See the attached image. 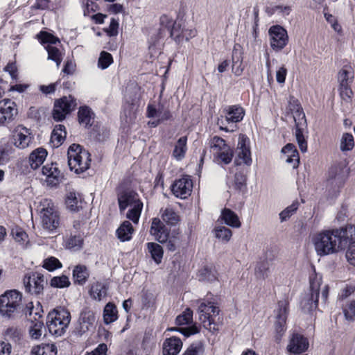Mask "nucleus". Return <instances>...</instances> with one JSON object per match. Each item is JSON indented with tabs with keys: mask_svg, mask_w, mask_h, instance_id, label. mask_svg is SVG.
Returning <instances> with one entry per match:
<instances>
[{
	"mask_svg": "<svg viewBox=\"0 0 355 355\" xmlns=\"http://www.w3.org/2000/svg\"><path fill=\"white\" fill-rule=\"evenodd\" d=\"M160 212L163 223H165L168 226H175L180 220V216L173 208L166 207L164 209H162Z\"/></svg>",
	"mask_w": 355,
	"mask_h": 355,
	"instance_id": "obj_38",
	"label": "nucleus"
},
{
	"mask_svg": "<svg viewBox=\"0 0 355 355\" xmlns=\"http://www.w3.org/2000/svg\"><path fill=\"white\" fill-rule=\"evenodd\" d=\"M238 148L239 151L234 160L236 166H240L243 163L247 166H250L252 164V157L250 148L249 146V141L247 137L241 135L239 137Z\"/></svg>",
	"mask_w": 355,
	"mask_h": 355,
	"instance_id": "obj_17",
	"label": "nucleus"
},
{
	"mask_svg": "<svg viewBox=\"0 0 355 355\" xmlns=\"http://www.w3.org/2000/svg\"><path fill=\"white\" fill-rule=\"evenodd\" d=\"M47 150L44 148H37L29 155L28 162L33 169H37L44 162L47 156Z\"/></svg>",
	"mask_w": 355,
	"mask_h": 355,
	"instance_id": "obj_33",
	"label": "nucleus"
},
{
	"mask_svg": "<svg viewBox=\"0 0 355 355\" xmlns=\"http://www.w3.org/2000/svg\"><path fill=\"white\" fill-rule=\"evenodd\" d=\"M135 232L134 227L129 220H124L116 230L117 238L121 241H129Z\"/></svg>",
	"mask_w": 355,
	"mask_h": 355,
	"instance_id": "obj_32",
	"label": "nucleus"
},
{
	"mask_svg": "<svg viewBox=\"0 0 355 355\" xmlns=\"http://www.w3.org/2000/svg\"><path fill=\"white\" fill-rule=\"evenodd\" d=\"M193 322V311L191 309L187 308L182 314L177 316L175 324L181 326L188 324Z\"/></svg>",
	"mask_w": 355,
	"mask_h": 355,
	"instance_id": "obj_62",
	"label": "nucleus"
},
{
	"mask_svg": "<svg viewBox=\"0 0 355 355\" xmlns=\"http://www.w3.org/2000/svg\"><path fill=\"white\" fill-rule=\"evenodd\" d=\"M349 175V171L341 164L331 166L328 171V180H334L338 187H342Z\"/></svg>",
	"mask_w": 355,
	"mask_h": 355,
	"instance_id": "obj_23",
	"label": "nucleus"
},
{
	"mask_svg": "<svg viewBox=\"0 0 355 355\" xmlns=\"http://www.w3.org/2000/svg\"><path fill=\"white\" fill-rule=\"evenodd\" d=\"M269 263L266 259L257 263L255 268V274L258 278L265 279L268 276Z\"/></svg>",
	"mask_w": 355,
	"mask_h": 355,
	"instance_id": "obj_53",
	"label": "nucleus"
},
{
	"mask_svg": "<svg viewBox=\"0 0 355 355\" xmlns=\"http://www.w3.org/2000/svg\"><path fill=\"white\" fill-rule=\"evenodd\" d=\"M76 107V99L73 96H62L54 101L52 117L55 121H62Z\"/></svg>",
	"mask_w": 355,
	"mask_h": 355,
	"instance_id": "obj_8",
	"label": "nucleus"
},
{
	"mask_svg": "<svg viewBox=\"0 0 355 355\" xmlns=\"http://www.w3.org/2000/svg\"><path fill=\"white\" fill-rule=\"evenodd\" d=\"M57 352L54 344H42L34 347L31 355H57Z\"/></svg>",
	"mask_w": 355,
	"mask_h": 355,
	"instance_id": "obj_43",
	"label": "nucleus"
},
{
	"mask_svg": "<svg viewBox=\"0 0 355 355\" xmlns=\"http://www.w3.org/2000/svg\"><path fill=\"white\" fill-rule=\"evenodd\" d=\"M270 44L275 51H282L288 43L287 31L279 25L272 26L268 31Z\"/></svg>",
	"mask_w": 355,
	"mask_h": 355,
	"instance_id": "obj_12",
	"label": "nucleus"
},
{
	"mask_svg": "<svg viewBox=\"0 0 355 355\" xmlns=\"http://www.w3.org/2000/svg\"><path fill=\"white\" fill-rule=\"evenodd\" d=\"M92 155L82 146L71 144L67 150L68 165L71 171L81 174L87 171L91 166Z\"/></svg>",
	"mask_w": 355,
	"mask_h": 355,
	"instance_id": "obj_4",
	"label": "nucleus"
},
{
	"mask_svg": "<svg viewBox=\"0 0 355 355\" xmlns=\"http://www.w3.org/2000/svg\"><path fill=\"white\" fill-rule=\"evenodd\" d=\"M33 137L31 130L22 125H19L14 135L15 145L16 147L24 149L27 148L31 143Z\"/></svg>",
	"mask_w": 355,
	"mask_h": 355,
	"instance_id": "obj_21",
	"label": "nucleus"
},
{
	"mask_svg": "<svg viewBox=\"0 0 355 355\" xmlns=\"http://www.w3.org/2000/svg\"><path fill=\"white\" fill-rule=\"evenodd\" d=\"M205 351L203 343L196 341L192 343L182 355H202Z\"/></svg>",
	"mask_w": 355,
	"mask_h": 355,
	"instance_id": "obj_49",
	"label": "nucleus"
},
{
	"mask_svg": "<svg viewBox=\"0 0 355 355\" xmlns=\"http://www.w3.org/2000/svg\"><path fill=\"white\" fill-rule=\"evenodd\" d=\"M284 159L288 164L292 165L293 168H297L300 164V155L295 146L293 144H287L282 149Z\"/></svg>",
	"mask_w": 355,
	"mask_h": 355,
	"instance_id": "obj_27",
	"label": "nucleus"
},
{
	"mask_svg": "<svg viewBox=\"0 0 355 355\" xmlns=\"http://www.w3.org/2000/svg\"><path fill=\"white\" fill-rule=\"evenodd\" d=\"M182 341L176 336L166 338L163 343V355H177L182 347Z\"/></svg>",
	"mask_w": 355,
	"mask_h": 355,
	"instance_id": "obj_26",
	"label": "nucleus"
},
{
	"mask_svg": "<svg viewBox=\"0 0 355 355\" xmlns=\"http://www.w3.org/2000/svg\"><path fill=\"white\" fill-rule=\"evenodd\" d=\"M44 277L39 272H33L24 278L25 291L31 295L40 296L43 295Z\"/></svg>",
	"mask_w": 355,
	"mask_h": 355,
	"instance_id": "obj_14",
	"label": "nucleus"
},
{
	"mask_svg": "<svg viewBox=\"0 0 355 355\" xmlns=\"http://www.w3.org/2000/svg\"><path fill=\"white\" fill-rule=\"evenodd\" d=\"M31 325L29 329V334L33 339H39L42 336V329L44 327L43 320H35L30 318Z\"/></svg>",
	"mask_w": 355,
	"mask_h": 355,
	"instance_id": "obj_47",
	"label": "nucleus"
},
{
	"mask_svg": "<svg viewBox=\"0 0 355 355\" xmlns=\"http://www.w3.org/2000/svg\"><path fill=\"white\" fill-rule=\"evenodd\" d=\"M118 319V311L116 305L112 302L107 303L103 310V320L109 324Z\"/></svg>",
	"mask_w": 355,
	"mask_h": 355,
	"instance_id": "obj_42",
	"label": "nucleus"
},
{
	"mask_svg": "<svg viewBox=\"0 0 355 355\" xmlns=\"http://www.w3.org/2000/svg\"><path fill=\"white\" fill-rule=\"evenodd\" d=\"M66 248L74 250H78L82 248L84 239L80 234L78 235H71L65 241Z\"/></svg>",
	"mask_w": 355,
	"mask_h": 355,
	"instance_id": "obj_45",
	"label": "nucleus"
},
{
	"mask_svg": "<svg viewBox=\"0 0 355 355\" xmlns=\"http://www.w3.org/2000/svg\"><path fill=\"white\" fill-rule=\"evenodd\" d=\"M114 62L113 57L111 53L103 51L100 53L98 60V67L101 69H105Z\"/></svg>",
	"mask_w": 355,
	"mask_h": 355,
	"instance_id": "obj_59",
	"label": "nucleus"
},
{
	"mask_svg": "<svg viewBox=\"0 0 355 355\" xmlns=\"http://www.w3.org/2000/svg\"><path fill=\"white\" fill-rule=\"evenodd\" d=\"M289 109L292 112H294L295 114L299 118L302 116V119H305V114L303 111V108L300 103V101L295 98L294 97H291L288 102Z\"/></svg>",
	"mask_w": 355,
	"mask_h": 355,
	"instance_id": "obj_63",
	"label": "nucleus"
},
{
	"mask_svg": "<svg viewBox=\"0 0 355 355\" xmlns=\"http://www.w3.org/2000/svg\"><path fill=\"white\" fill-rule=\"evenodd\" d=\"M170 232V229L166 227L160 218L157 217L152 218L150 234L154 236L156 241L164 243L168 239V234Z\"/></svg>",
	"mask_w": 355,
	"mask_h": 355,
	"instance_id": "obj_20",
	"label": "nucleus"
},
{
	"mask_svg": "<svg viewBox=\"0 0 355 355\" xmlns=\"http://www.w3.org/2000/svg\"><path fill=\"white\" fill-rule=\"evenodd\" d=\"M352 235H355V225H347L317 232L313 236L312 242L317 254L323 257L345 250L348 236Z\"/></svg>",
	"mask_w": 355,
	"mask_h": 355,
	"instance_id": "obj_1",
	"label": "nucleus"
},
{
	"mask_svg": "<svg viewBox=\"0 0 355 355\" xmlns=\"http://www.w3.org/2000/svg\"><path fill=\"white\" fill-rule=\"evenodd\" d=\"M42 219L44 227L51 231L55 230L60 224L59 214L53 207L43 209Z\"/></svg>",
	"mask_w": 355,
	"mask_h": 355,
	"instance_id": "obj_22",
	"label": "nucleus"
},
{
	"mask_svg": "<svg viewBox=\"0 0 355 355\" xmlns=\"http://www.w3.org/2000/svg\"><path fill=\"white\" fill-rule=\"evenodd\" d=\"M24 313L26 315H29L30 318H32L33 320H43V307L40 302H37L35 306L33 305V302L28 303Z\"/></svg>",
	"mask_w": 355,
	"mask_h": 355,
	"instance_id": "obj_41",
	"label": "nucleus"
},
{
	"mask_svg": "<svg viewBox=\"0 0 355 355\" xmlns=\"http://www.w3.org/2000/svg\"><path fill=\"white\" fill-rule=\"evenodd\" d=\"M225 119H218V125H219L220 130L226 132L234 131L235 125L232 127L233 124H236L241 122L245 116V111L240 105H228L223 110Z\"/></svg>",
	"mask_w": 355,
	"mask_h": 355,
	"instance_id": "obj_7",
	"label": "nucleus"
},
{
	"mask_svg": "<svg viewBox=\"0 0 355 355\" xmlns=\"http://www.w3.org/2000/svg\"><path fill=\"white\" fill-rule=\"evenodd\" d=\"M199 318L206 329H211V325L215 324V317L220 312L219 307L214 301L199 300H198Z\"/></svg>",
	"mask_w": 355,
	"mask_h": 355,
	"instance_id": "obj_9",
	"label": "nucleus"
},
{
	"mask_svg": "<svg viewBox=\"0 0 355 355\" xmlns=\"http://www.w3.org/2000/svg\"><path fill=\"white\" fill-rule=\"evenodd\" d=\"M210 148L214 162L219 165H227L232 161L234 148L219 136H214L210 140Z\"/></svg>",
	"mask_w": 355,
	"mask_h": 355,
	"instance_id": "obj_6",
	"label": "nucleus"
},
{
	"mask_svg": "<svg viewBox=\"0 0 355 355\" xmlns=\"http://www.w3.org/2000/svg\"><path fill=\"white\" fill-rule=\"evenodd\" d=\"M199 279L208 282L218 280V272L214 266H205L198 270Z\"/></svg>",
	"mask_w": 355,
	"mask_h": 355,
	"instance_id": "obj_37",
	"label": "nucleus"
},
{
	"mask_svg": "<svg viewBox=\"0 0 355 355\" xmlns=\"http://www.w3.org/2000/svg\"><path fill=\"white\" fill-rule=\"evenodd\" d=\"M275 340L279 343L281 341L283 335L286 331V321L289 313V302L288 298L279 300L277 309L275 311Z\"/></svg>",
	"mask_w": 355,
	"mask_h": 355,
	"instance_id": "obj_10",
	"label": "nucleus"
},
{
	"mask_svg": "<svg viewBox=\"0 0 355 355\" xmlns=\"http://www.w3.org/2000/svg\"><path fill=\"white\" fill-rule=\"evenodd\" d=\"M319 293L307 294L301 301V307L305 312L311 313L318 307Z\"/></svg>",
	"mask_w": 355,
	"mask_h": 355,
	"instance_id": "obj_34",
	"label": "nucleus"
},
{
	"mask_svg": "<svg viewBox=\"0 0 355 355\" xmlns=\"http://www.w3.org/2000/svg\"><path fill=\"white\" fill-rule=\"evenodd\" d=\"M146 254L157 264H160L164 257V249L162 245L155 242H148L146 243Z\"/></svg>",
	"mask_w": 355,
	"mask_h": 355,
	"instance_id": "obj_29",
	"label": "nucleus"
},
{
	"mask_svg": "<svg viewBox=\"0 0 355 355\" xmlns=\"http://www.w3.org/2000/svg\"><path fill=\"white\" fill-rule=\"evenodd\" d=\"M42 175L46 176V182L49 186H58L62 178L63 174L58 167L57 163L46 164L42 168Z\"/></svg>",
	"mask_w": 355,
	"mask_h": 355,
	"instance_id": "obj_18",
	"label": "nucleus"
},
{
	"mask_svg": "<svg viewBox=\"0 0 355 355\" xmlns=\"http://www.w3.org/2000/svg\"><path fill=\"white\" fill-rule=\"evenodd\" d=\"M67 137L66 128L64 125L58 124L56 125L51 133V141L53 146L57 147L60 146L63 144Z\"/></svg>",
	"mask_w": 355,
	"mask_h": 355,
	"instance_id": "obj_40",
	"label": "nucleus"
},
{
	"mask_svg": "<svg viewBox=\"0 0 355 355\" xmlns=\"http://www.w3.org/2000/svg\"><path fill=\"white\" fill-rule=\"evenodd\" d=\"M48 53V59L54 61L57 65H60L62 60L60 51L55 46L47 45L45 47Z\"/></svg>",
	"mask_w": 355,
	"mask_h": 355,
	"instance_id": "obj_54",
	"label": "nucleus"
},
{
	"mask_svg": "<svg viewBox=\"0 0 355 355\" xmlns=\"http://www.w3.org/2000/svg\"><path fill=\"white\" fill-rule=\"evenodd\" d=\"M107 284L96 282L91 285L89 293L92 299L101 301L103 297L107 296Z\"/></svg>",
	"mask_w": 355,
	"mask_h": 355,
	"instance_id": "obj_35",
	"label": "nucleus"
},
{
	"mask_svg": "<svg viewBox=\"0 0 355 355\" xmlns=\"http://www.w3.org/2000/svg\"><path fill=\"white\" fill-rule=\"evenodd\" d=\"M159 27L156 36V40L164 37L166 33L173 40L176 33L180 32L181 30V24L177 23L172 17L166 14H163L159 17Z\"/></svg>",
	"mask_w": 355,
	"mask_h": 355,
	"instance_id": "obj_13",
	"label": "nucleus"
},
{
	"mask_svg": "<svg viewBox=\"0 0 355 355\" xmlns=\"http://www.w3.org/2000/svg\"><path fill=\"white\" fill-rule=\"evenodd\" d=\"M94 313L88 308L84 309L79 317V327H77L78 331L83 334L89 330L92 327L95 322Z\"/></svg>",
	"mask_w": 355,
	"mask_h": 355,
	"instance_id": "obj_25",
	"label": "nucleus"
},
{
	"mask_svg": "<svg viewBox=\"0 0 355 355\" xmlns=\"http://www.w3.org/2000/svg\"><path fill=\"white\" fill-rule=\"evenodd\" d=\"M11 234L15 241L25 244L28 241V236L27 233L20 227L16 226L11 230Z\"/></svg>",
	"mask_w": 355,
	"mask_h": 355,
	"instance_id": "obj_56",
	"label": "nucleus"
},
{
	"mask_svg": "<svg viewBox=\"0 0 355 355\" xmlns=\"http://www.w3.org/2000/svg\"><path fill=\"white\" fill-rule=\"evenodd\" d=\"M22 294L17 290H9L0 295V314L3 317L14 318L19 312Z\"/></svg>",
	"mask_w": 355,
	"mask_h": 355,
	"instance_id": "obj_5",
	"label": "nucleus"
},
{
	"mask_svg": "<svg viewBox=\"0 0 355 355\" xmlns=\"http://www.w3.org/2000/svg\"><path fill=\"white\" fill-rule=\"evenodd\" d=\"M243 48L239 44L235 43L232 52V72L236 76L242 75L245 65L243 64Z\"/></svg>",
	"mask_w": 355,
	"mask_h": 355,
	"instance_id": "obj_19",
	"label": "nucleus"
},
{
	"mask_svg": "<svg viewBox=\"0 0 355 355\" xmlns=\"http://www.w3.org/2000/svg\"><path fill=\"white\" fill-rule=\"evenodd\" d=\"M18 113L15 102L9 98L0 101V126L12 122Z\"/></svg>",
	"mask_w": 355,
	"mask_h": 355,
	"instance_id": "obj_15",
	"label": "nucleus"
},
{
	"mask_svg": "<svg viewBox=\"0 0 355 355\" xmlns=\"http://www.w3.org/2000/svg\"><path fill=\"white\" fill-rule=\"evenodd\" d=\"M116 196L120 212L130 207L126 213V218L133 223L138 224L144 207L138 193L131 188L119 186L116 189Z\"/></svg>",
	"mask_w": 355,
	"mask_h": 355,
	"instance_id": "obj_2",
	"label": "nucleus"
},
{
	"mask_svg": "<svg viewBox=\"0 0 355 355\" xmlns=\"http://www.w3.org/2000/svg\"><path fill=\"white\" fill-rule=\"evenodd\" d=\"M309 347V339L303 334L295 331L289 337L286 352L289 355H302L308 351Z\"/></svg>",
	"mask_w": 355,
	"mask_h": 355,
	"instance_id": "obj_11",
	"label": "nucleus"
},
{
	"mask_svg": "<svg viewBox=\"0 0 355 355\" xmlns=\"http://www.w3.org/2000/svg\"><path fill=\"white\" fill-rule=\"evenodd\" d=\"M295 137L301 151L306 152L308 148L307 141L304 136L303 128L297 123H295Z\"/></svg>",
	"mask_w": 355,
	"mask_h": 355,
	"instance_id": "obj_52",
	"label": "nucleus"
},
{
	"mask_svg": "<svg viewBox=\"0 0 355 355\" xmlns=\"http://www.w3.org/2000/svg\"><path fill=\"white\" fill-rule=\"evenodd\" d=\"M187 137L183 136L178 139L174 145L172 152V157L178 160L181 161L185 157L187 151Z\"/></svg>",
	"mask_w": 355,
	"mask_h": 355,
	"instance_id": "obj_36",
	"label": "nucleus"
},
{
	"mask_svg": "<svg viewBox=\"0 0 355 355\" xmlns=\"http://www.w3.org/2000/svg\"><path fill=\"white\" fill-rule=\"evenodd\" d=\"M37 38L42 44H56L58 42H60L58 37L46 31H40L37 35Z\"/></svg>",
	"mask_w": 355,
	"mask_h": 355,
	"instance_id": "obj_61",
	"label": "nucleus"
},
{
	"mask_svg": "<svg viewBox=\"0 0 355 355\" xmlns=\"http://www.w3.org/2000/svg\"><path fill=\"white\" fill-rule=\"evenodd\" d=\"M180 238L179 233L173 232L172 234H168V239L164 243H166V249L168 251L174 252L176 250L178 246L180 245Z\"/></svg>",
	"mask_w": 355,
	"mask_h": 355,
	"instance_id": "obj_55",
	"label": "nucleus"
},
{
	"mask_svg": "<svg viewBox=\"0 0 355 355\" xmlns=\"http://www.w3.org/2000/svg\"><path fill=\"white\" fill-rule=\"evenodd\" d=\"M67 207L73 211H78L83 209L87 202L84 200L80 193L76 192H70L65 200Z\"/></svg>",
	"mask_w": 355,
	"mask_h": 355,
	"instance_id": "obj_30",
	"label": "nucleus"
},
{
	"mask_svg": "<svg viewBox=\"0 0 355 355\" xmlns=\"http://www.w3.org/2000/svg\"><path fill=\"white\" fill-rule=\"evenodd\" d=\"M338 91L340 98L346 103H352L354 92L352 89V84H339Z\"/></svg>",
	"mask_w": 355,
	"mask_h": 355,
	"instance_id": "obj_44",
	"label": "nucleus"
},
{
	"mask_svg": "<svg viewBox=\"0 0 355 355\" xmlns=\"http://www.w3.org/2000/svg\"><path fill=\"white\" fill-rule=\"evenodd\" d=\"M89 276V270L85 265L78 264L74 266L72 272V277L74 284L79 286L85 285Z\"/></svg>",
	"mask_w": 355,
	"mask_h": 355,
	"instance_id": "obj_28",
	"label": "nucleus"
},
{
	"mask_svg": "<svg viewBox=\"0 0 355 355\" xmlns=\"http://www.w3.org/2000/svg\"><path fill=\"white\" fill-rule=\"evenodd\" d=\"M354 146V137L350 133H344L340 141V149L342 151L352 150Z\"/></svg>",
	"mask_w": 355,
	"mask_h": 355,
	"instance_id": "obj_64",
	"label": "nucleus"
},
{
	"mask_svg": "<svg viewBox=\"0 0 355 355\" xmlns=\"http://www.w3.org/2000/svg\"><path fill=\"white\" fill-rule=\"evenodd\" d=\"M71 283L67 276L61 275L53 277L50 281V285L53 288H63L69 287Z\"/></svg>",
	"mask_w": 355,
	"mask_h": 355,
	"instance_id": "obj_60",
	"label": "nucleus"
},
{
	"mask_svg": "<svg viewBox=\"0 0 355 355\" xmlns=\"http://www.w3.org/2000/svg\"><path fill=\"white\" fill-rule=\"evenodd\" d=\"M345 318L349 322L355 320V300L347 302L342 306Z\"/></svg>",
	"mask_w": 355,
	"mask_h": 355,
	"instance_id": "obj_48",
	"label": "nucleus"
},
{
	"mask_svg": "<svg viewBox=\"0 0 355 355\" xmlns=\"http://www.w3.org/2000/svg\"><path fill=\"white\" fill-rule=\"evenodd\" d=\"M197 31L195 28L191 29H182L180 32H177L173 40L178 44H180L183 42L184 38L186 41H189L190 39L196 37Z\"/></svg>",
	"mask_w": 355,
	"mask_h": 355,
	"instance_id": "obj_46",
	"label": "nucleus"
},
{
	"mask_svg": "<svg viewBox=\"0 0 355 355\" xmlns=\"http://www.w3.org/2000/svg\"><path fill=\"white\" fill-rule=\"evenodd\" d=\"M220 218L226 225L230 227L239 228L241 226L238 216L230 209L224 208L222 210Z\"/></svg>",
	"mask_w": 355,
	"mask_h": 355,
	"instance_id": "obj_39",
	"label": "nucleus"
},
{
	"mask_svg": "<svg viewBox=\"0 0 355 355\" xmlns=\"http://www.w3.org/2000/svg\"><path fill=\"white\" fill-rule=\"evenodd\" d=\"M337 80L339 84H352L354 80V69L351 62L345 60L343 67L338 71Z\"/></svg>",
	"mask_w": 355,
	"mask_h": 355,
	"instance_id": "obj_24",
	"label": "nucleus"
},
{
	"mask_svg": "<svg viewBox=\"0 0 355 355\" xmlns=\"http://www.w3.org/2000/svg\"><path fill=\"white\" fill-rule=\"evenodd\" d=\"M348 237L349 242L347 245L346 257L350 264L355 265V235L348 236Z\"/></svg>",
	"mask_w": 355,
	"mask_h": 355,
	"instance_id": "obj_57",
	"label": "nucleus"
},
{
	"mask_svg": "<svg viewBox=\"0 0 355 355\" xmlns=\"http://www.w3.org/2000/svg\"><path fill=\"white\" fill-rule=\"evenodd\" d=\"M42 267L49 271H53L62 267V263L55 257H49L43 261Z\"/></svg>",
	"mask_w": 355,
	"mask_h": 355,
	"instance_id": "obj_58",
	"label": "nucleus"
},
{
	"mask_svg": "<svg viewBox=\"0 0 355 355\" xmlns=\"http://www.w3.org/2000/svg\"><path fill=\"white\" fill-rule=\"evenodd\" d=\"M71 313L64 306H56L46 317V327L49 333L55 336L63 335L70 324Z\"/></svg>",
	"mask_w": 355,
	"mask_h": 355,
	"instance_id": "obj_3",
	"label": "nucleus"
},
{
	"mask_svg": "<svg viewBox=\"0 0 355 355\" xmlns=\"http://www.w3.org/2000/svg\"><path fill=\"white\" fill-rule=\"evenodd\" d=\"M246 175L241 171H238L234 175V189L243 192L246 189Z\"/></svg>",
	"mask_w": 355,
	"mask_h": 355,
	"instance_id": "obj_50",
	"label": "nucleus"
},
{
	"mask_svg": "<svg viewBox=\"0 0 355 355\" xmlns=\"http://www.w3.org/2000/svg\"><path fill=\"white\" fill-rule=\"evenodd\" d=\"M193 188L192 180L188 175H184L182 178L176 180L171 185V191L177 197L184 199L189 196Z\"/></svg>",
	"mask_w": 355,
	"mask_h": 355,
	"instance_id": "obj_16",
	"label": "nucleus"
},
{
	"mask_svg": "<svg viewBox=\"0 0 355 355\" xmlns=\"http://www.w3.org/2000/svg\"><path fill=\"white\" fill-rule=\"evenodd\" d=\"M77 116L80 125H83L85 128H89L92 125L94 113L89 106H80L78 109Z\"/></svg>",
	"mask_w": 355,
	"mask_h": 355,
	"instance_id": "obj_31",
	"label": "nucleus"
},
{
	"mask_svg": "<svg viewBox=\"0 0 355 355\" xmlns=\"http://www.w3.org/2000/svg\"><path fill=\"white\" fill-rule=\"evenodd\" d=\"M300 203L298 200H295L293 202V203L287 207L286 209H284L280 214H279V218L282 222L286 221L288 220L298 209Z\"/></svg>",
	"mask_w": 355,
	"mask_h": 355,
	"instance_id": "obj_51",
	"label": "nucleus"
}]
</instances>
